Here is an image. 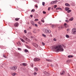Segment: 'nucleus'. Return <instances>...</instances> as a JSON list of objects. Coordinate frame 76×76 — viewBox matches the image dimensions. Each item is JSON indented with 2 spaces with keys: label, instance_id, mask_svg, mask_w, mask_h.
<instances>
[{
  "label": "nucleus",
  "instance_id": "nucleus-1",
  "mask_svg": "<svg viewBox=\"0 0 76 76\" xmlns=\"http://www.w3.org/2000/svg\"><path fill=\"white\" fill-rule=\"evenodd\" d=\"M54 49H56V51L59 52V51L63 52L64 51L63 48L61 45H58L56 46H55L53 48Z\"/></svg>",
  "mask_w": 76,
  "mask_h": 76
},
{
  "label": "nucleus",
  "instance_id": "nucleus-2",
  "mask_svg": "<svg viewBox=\"0 0 76 76\" xmlns=\"http://www.w3.org/2000/svg\"><path fill=\"white\" fill-rule=\"evenodd\" d=\"M43 30L45 34H50V33H51V31L50 30L47 28H46V29L44 28L43 29Z\"/></svg>",
  "mask_w": 76,
  "mask_h": 76
},
{
  "label": "nucleus",
  "instance_id": "nucleus-3",
  "mask_svg": "<svg viewBox=\"0 0 76 76\" xmlns=\"http://www.w3.org/2000/svg\"><path fill=\"white\" fill-rule=\"evenodd\" d=\"M72 34L75 35L76 34V29L75 28H73L72 30Z\"/></svg>",
  "mask_w": 76,
  "mask_h": 76
},
{
  "label": "nucleus",
  "instance_id": "nucleus-4",
  "mask_svg": "<svg viewBox=\"0 0 76 76\" xmlns=\"http://www.w3.org/2000/svg\"><path fill=\"white\" fill-rule=\"evenodd\" d=\"M10 69L13 70H16L17 69V67L16 66H12L10 67Z\"/></svg>",
  "mask_w": 76,
  "mask_h": 76
},
{
  "label": "nucleus",
  "instance_id": "nucleus-5",
  "mask_svg": "<svg viewBox=\"0 0 76 76\" xmlns=\"http://www.w3.org/2000/svg\"><path fill=\"white\" fill-rule=\"evenodd\" d=\"M57 2H58V1L57 0L52 1L50 3V4H56Z\"/></svg>",
  "mask_w": 76,
  "mask_h": 76
},
{
  "label": "nucleus",
  "instance_id": "nucleus-6",
  "mask_svg": "<svg viewBox=\"0 0 76 76\" xmlns=\"http://www.w3.org/2000/svg\"><path fill=\"white\" fill-rule=\"evenodd\" d=\"M34 61H39L40 60V59L38 58H35L33 59Z\"/></svg>",
  "mask_w": 76,
  "mask_h": 76
},
{
  "label": "nucleus",
  "instance_id": "nucleus-7",
  "mask_svg": "<svg viewBox=\"0 0 76 76\" xmlns=\"http://www.w3.org/2000/svg\"><path fill=\"white\" fill-rule=\"evenodd\" d=\"M33 45L34 47H36V48H37V47H38V45L35 43H33Z\"/></svg>",
  "mask_w": 76,
  "mask_h": 76
},
{
  "label": "nucleus",
  "instance_id": "nucleus-8",
  "mask_svg": "<svg viewBox=\"0 0 76 76\" xmlns=\"http://www.w3.org/2000/svg\"><path fill=\"white\" fill-rule=\"evenodd\" d=\"M30 23L33 26L34 25V24H35V22H34V21L32 20L30 21Z\"/></svg>",
  "mask_w": 76,
  "mask_h": 76
},
{
  "label": "nucleus",
  "instance_id": "nucleus-9",
  "mask_svg": "<svg viewBox=\"0 0 76 76\" xmlns=\"http://www.w3.org/2000/svg\"><path fill=\"white\" fill-rule=\"evenodd\" d=\"M25 39L26 41H28V40H29V39L27 38L26 37L24 36L23 37Z\"/></svg>",
  "mask_w": 76,
  "mask_h": 76
},
{
  "label": "nucleus",
  "instance_id": "nucleus-10",
  "mask_svg": "<svg viewBox=\"0 0 76 76\" xmlns=\"http://www.w3.org/2000/svg\"><path fill=\"white\" fill-rule=\"evenodd\" d=\"M18 25L19 24H18V23H16L14 24V26L15 27H18Z\"/></svg>",
  "mask_w": 76,
  "mask_h": 76
},
{
  "label": "nucleus",
  "instance_id": "nucleus-11",
  "mask_svg": "<svg viewBox=\"0 0 76 76\" xmlns=\"http://www.w3.org/2000/svg\"><path fill=\"white\" fill-rule=\"evenodd\" d=\"M65 5L66 6H68V7H70V6L69 4L67 3L65 4Z\"/></svg>",
  "mask_w": 76,
  "mask_h": 76
},
{
  "label": "nucleus",
  "instance_id": "nucleus-12",
  "mask_svg": "<svg viewBox=\"0 0 76 76\" xmlns=\"http://www.w3.org/2000/svg\"><path fill=\"white\" fill-rule=\"evenodd\" d=\"M69 9H70V8H69L68 7H66L65 8V10L66 11H68V10H69Z\"/></svg>",
  "mask_w": 76,
  "mask_h": 76
},
{
  "label": "nucleus",
  "instance_id": "nucleus-13",
  "mask_svg": "<svg viewBox=\"0 0 76 76\" xmlns=\"http://www.w3.org/2000/svg\"><path fill=\"white\" fill-rule=\"evenodd\" d=\"M43 73L45 75H48V73L46 71H44Z\"/></svg>",
  "mask_w": 76,
  "mask_h": 76
},
{
  "label": "nucleus",
  "instance_id": "nucleus-14",
  "mask_svg": "<svg viewBox=\"0 0 76 76\" xmlns=\"http://www.w3.org/2000/svg\"><path fill=\"white\" fill-rule=\"evenodd\" d=\"M20 40H21V41H22V42H25V40H23V39L22 38H20Z\"/></svg>",
  "mask_w": 76,
  "mask_h": 76
},
{
  "label": "nucleus",
  "instance_id": "nucleus-15",
  "mask_svg": "<svg viewBox=\"0 0 76 76\" xmlns=\"http://www.w3.org/2000/svg\"><path fill=\"white\" fill-rule=\"evenodd\" d=\"M65 72H64V71H62V72H61L60 73V75H64V74Z\"/></svg>",
  "mask_w": 76,
  "mask_h": 76
},
{
  "label": "nucleus",
  "instance_id": "nucleus-16",
  "mask_svg": "<svg viewBox=\"0 0 76 76\" xmlns=\"http://www.w3.org/2000/svg\"><path fill=\"white\" fill-rule=\"evenodd\" d=\"M52 28L53 29H54V28H55V25L54 24H52Z\"/></svg>",
  "mask_w": 76,
  "mask_h": 76
},
{
  "label": "nucleus",
  "instance_id": "nucleus-17",
  "mask_svg": "<svg viewBox=\"0 0 76 76\" xmlns=\"http://www.w3.org/2000/svg\"><path fill=\"white\" fill-rule=\"evenodd\" d=\"M73 18H70L69 20V21H72L73 20Z\"/></svg>",
  "mask_w": 76,
  "mask_h": 76
},
{
  "label": "nucleus",
  "instance_id": "nucleus-18",
  "mask_svg": "<svg viewBox=\"0 0 76 76\" xmlns=\"http://www.w3.org/2000/svg\"><path fill=\"white\" fill-rule=\"evenodd\" d=\"M73 56L72 55H69L68 56V58H72Z\"/></svg>",
  "mask_w": 76,
  "mask_h": 76
},
{
  "label": "nucleus",
  "instance_id": "nucleus-19",
  "mask_svg": "<svg viewBox=\"0 0 76 76\" xmlns=\"http://www.w3.org/2000/svg\"><path fill=\"white\" fill-rule=\"evenodd\" d=\"M25 53H28V50L26 49H25L24 50Z\"/></svg>",
  "mask_w": 76,
  "mask_h": 76
},
{
  "label": "nucleus",
  "instance_id": "nucleus-20",
  "mask_svg": "<svg viewBox=\"0 0 76 76\" xmlns=\"http://www.w3.org/2000/svg\"><path fill=\"white\" fill-rule=\"evenodd\" d=\"M20 19V18H16L15 19V20L16 21H18V20H19Z\"/></svg>",
  "mask_w": 76,
  "mask_h": 76
},
{
  "label": "nucleus",
  "instance_id": "nucleus-21",
  "mask_svg": "<svg viewBox=\"0 0 76 76\" xmlns=\"http://www.w3.org/2000/svg\"><path fill=\"white\" fill-rule=\"evenodd\" d=\"M30 66L31 67H34V65L33 64V63H31L30 64Z\"/></svg>",
  "mask_w": 76,
  "mask_h": 76
},
{
  "label": "nucleus",
  "instance_id": "nucleus-22",
  "mask_svg": "<svg viewBox=\"0 0 76 76\" xmlns=\"http://www.w3.org/2000/svg\"><path fill=\"white\" fill-rule=\"evenodd\" d=\"M35 12V9H33L31 10V12Z\"/></svg>",
  "mask_w": 76,
  "mask_h": 76
},
{
  "label": "nucleus",
  "instance_id": "nucleus-23",
  "mask_svg": "<svg viewBox=\"0 0 76 76\" xmlns=\"http://www.w3.org/2000/svg\"><path fill=\"white\" fill-rule=\"evenodd\" d=\"M72 12L71 10H69L67 11V13H70V12Z\"/></svg>",
  "mask_w": 76,
  "mask_h": 76
},
{
  "label": "nucleus",
  "instance_id": "nucleus-24",
  "mask_svg": "<svg viewBox=\"0 0 76 76\" xmlns=\"http://www.w3.org/2000/svg\"><path fill=\"white\" fill-rule=\"evenodd\" d=\"M26 47H27V48H28V49H30V48H31V47H29L28 45L26 46Z\"/></svg>",
  "mask_w": 76,
  "mask_h": 76
},
{
  "label": "nucleus",
  "instance_id": "nucleus-25",
  "mask_svg": "<svg viewBox=\"0 0 76 76\" xmlns=\"http://www.w3.org/2000/svg\"><path fill=\"white\" fill-rule=\"evenodd\" d=\"M66 37L67 38H69V36L68 35H66Z\"/></svg>",
  "mask_w": 76,
  "mask_h": 76
},
{
  "label": "nucleus",
  "instance_id": "nucleus-26",
  "mask_svg": "<svg viewBox=\"0 0 76 76\" xmlns=\"http://www.w3.org/2000/svg\"><path fill=\"white\" fill-rule=\"evenodd\" d=\"M18 50H19V51H22V49L18 48Z\"/></svg>",
  "mask_w": 76,
  "mask_h": 76
},
{
  "label": "nucleus",
  "instance_id": "nucleus-27",
  "mask_svg": "<svg viewBox=\"0 0 76 76\" xmlns=\"http://www.w3.org/2000/svg\"><path fill=\"white\" fill-rule=\"evenodd\" d=\"M34 69L35 70H36V71H38V68H34Z\"/></svg>",
  "mask_w": 76,
  "mask_h": 76
},
{
  "label": "nucleus",
  "instance_id": "nucleus-28",
  "mask_svg": "<svg viewBox=\"0 0 76 76\" xmlns=\"http://www.w3.org/2000/svg\"><path fill=\"white\" fill-rule=\"evenodd\" d=\"M42 35L43 37H44L45 38L46 36L44 34H42Z\"/></svg>",
  "mask_w": 76,
  "mask_h": 76
},
{
  "label": "nucleus",
  "instance_id": "nucleus-29",
  "mask_svg": "<svg viewBox=\"0 0 76 76\" xmlns=\"http://www.w3.org/2000/svg\"><path fill=\"white\" fill-rule=\"evenodd\" d=\"M54 6V9H56V7H57V5H55Z\"/></svg>",
  "mask_w": 76,
  "mask_h": 76
},
{
  "label": "nucleus",
  "instance_id": "nucleus-30",
  "mask_svg": "<svg viewBox=\"0 0 76 76\" xmlns=\"http://www.w3.org/2000/svg\"><path fill=\"white\" fill-rule=\"evenodd\" d=\"M48 36H50V37H53V36H52V34H50V35L48 34Z\"/></svg>",
  "mask_w": 76,
  "mask_h": 76
},
{
  "label": "nucleus",
  "instance_id": "nucleus-31",
  "mask_svg": "<svg viewBox=\"0 0 76 76\" xmlns=\"http://www.w3.org/2000/svg\"><path fill=\"white\" fill-rule=\"evenodd\" d=\"M22 65L23 66H26V64H25L23 63L22 64Z\"/></svg>",
  "mask_w": 76,
  "mask_h": 76
},
{
  "label": "nucleus",
  "instance_id": "nucleus-32",
  "mask_svg": "<svg viewBox=\"0 0 76 76\" xmlns=\"http://www.w3.org/2000/svg\"><path fill=\"white\" fill-rule=\"evenodd\" d=\"M42 4L43 6H44V5H45V2H42Z\"/></svg>",
  "mask_w": 76,
  "mask_h": 76
},
{
  "label": "nucleus",
  "instance_id": "nucleus-33",
  "mask_svg": "<svg viewBox=\"0 0 76 76\" xmlns=\"http://www.w3.org/2000/svg\"><path fill=\"white\" fill-rule=\"evenodd\" d=\"M42 45H43V46H44V45H45V43H44L43 42H42Z\"/></svg>",
  "mask_w": 76,
  "mask_h": 76
},
{
  "label": "nucleus",
  "instance_id": "nucleus-34",
  "mask_svg": "<svg viewBox=\"0 0 76 76\" xmlns=\"http://www.w3.org/2000/svg\"><path fill=\"white\" fill-rule=\"evenodd\" d=\"M12 75L13 76H14L15 75H16V73H14L12 74Z\"/></svg>",
  "mask_w": 76,
  "mask_h": 76
},
{
  "label": "nucleus",
  "instance_id": "nucleus-35",
  "mask_svg": "<svg viewBox=\"0 0 76 76\" xmlns=\"http://www.w3.org/2000/svg\"><path fill=\"white\" fill-rule=\"evenodd\" d=\"M51 9V7H49L48 9V10L49 11Z\"/></svg>",
  "mask_w": 76,
  "mask_h": 76
},
{
  "label": "nucleus",
  "instance_id": "nucleus-36",
  "mask_svg": "<svg viewBox=\"0 0 76 76\" xmlns=\"http://www.w3.org/2000/svg\"><path fill=\"white\" fill-rule=\"evenodd\" d=\"M65 22H67V23H69V20H66Z\"/></svg>",
  "mask_w": 76,
  "mask_h": 76
},
{
  "label": "nucleus",
  "instance_id": "nucleus-37",
  "mask_svg": "<svg viewBox=\"0 0 76 76\" xmlns=\"http://www.w3.org/2000/svg\"><path fill=\"white\" fill-rule=\"evenodd\" d=\"M64 26H67V23H64Z\"/></svg>",
  "mask_w": 76,
  "mask_h": 76
},
{
  "label": "nucleus",
  "instance_id": "nucleus-38",
  "mask_svg": "<svg viewBox=\"0 0 76 76\" xmlns=\"http://www.w3.org/2000/svg\"><path fill=\"white\" fill-rule=\"evenodd\" d=\"M69 30H70V29L68 28V29H67L66 31H67V32H68V31H69Z\"/></svg>",
  "mask_w": 76,
  "mask_h": 76
},
{
  "label": "nucleus",
  "instance_id": "nucleus-39",
  "mask_svg": "<svg viewBox=\"0 0 76 76\" xmlns=\"http://www.w3.org/2000/svg\"><path fill=\"white\" fill-rule=\"evenodd\" d=\"M53 40L54 41H57V39H56V38H54L53 39Z\"/></svg>",
  "mask_w": 76,
  "mask_h": 76
},
{
  "label": "nucleus",
  "instance_id": "nucleus-40",
  "mask_svg": "<svg viewBox=\"0 0 76 76\" xmlns=\"http://www.w3.org/2000/svg\"><path fill=\"white\" fill-rule=\"evenodd\" d=\"M43 14H45V13H46V12H45V11H43Z\"/></svg>",
  "mask_w": 76,
  "mask_h": 76
},
{
  "label": "nucleus",
  "instance_id": "nucleus-41",
  "mask_svg": "<svg viewBox=\"0 0 76 76\" xmlns=\"http://www.w3.org/2000/svg\"><path fill=\"white\" fill-rule=\"evenodd\" d=\"M24 32L25 33V34H26V30H24Z\"/></svg>",
  "mask_w": 76,
  "mask_h": 76
},
{
  "label": "nucleus",
  "instance_id": "nucleus-42",
  "mask_svg": "<svg viewBox=\"0 0 76 76\" xmlns=\"http://www.w3.org/2000/svg\"><path fill=\"white\" fill-rule=\"evenodd\" d=\"M37 74V72H34V75H36Z\"/></svg>",
  "mask_w": 76,
  "mask_h": 76
},
{
  "label": "nucleus",
  "instance_id": "nucleus-43",
  "mask_svg": "<svg viewBox=\"0 0 76 76\" xmlns=\"http://www.w3.org/2000/svg\"><path fill=\"white\" fill-rule=\"evenodd\" d=\"M35 7H36V8H38V6L37 5H35Z\"/></svg>",
  "mask_w": 76,
  "mask_h": 76
},
{
  "label": "nucleus",
  "instance_id": "nucleus-44",
  "mask_svg": "<svg viewBox=\"0 0 76 76\" xmlns=\"http://www.w3.org/2000/svg\"><path fill=\"white\" fill-rule=\"evenodd\" d=\"M58 10H61V8L60 7H58Z\"/></svg>",
  "mask_w": 76,
  "mask_h": 76
},
{
  "label": "nucleus",
  "instance_id": "nucleus-45",
  "mask_svg": "<svg viewBox=\"0 0 76 76\" xmlns=\"http://www.w3.org/2000/svg\"><path fill=\"white\" fill-rule=\"evenodd\" d=\"M38 19H36L35 20V21H38Z\"/></svg>",
  "mask_w": 76,
  "mask_h": 76
},
{
  "label": "nucleus",
  "instance_id": "nucleus-46",
  "mask_svg": "<svg viewBox=\"0 0 76 76\" xmlns=\"http://www.w3.org/2000/svg\"><path fill=\"white\" fill-rule=\"evenodd\" d=\"M38 23L39 24V25H41V23L40 22H38Z\"/></svg>",
  "mask_w": 76,
  "mask_h": 76
},
{
  "label": "nucleus",
  "instance_id": "nucleus-47",
  "mask_svg": "<svg viewBox=\"0 0 76 76\" xmlns=\"http://www.w3.org/2000/svg\"><path fill=\"white\" fill-rule=\"evenodd\" d=\"M41 21L42 22H43V23H44V20H41Z\"/></svg>",
  "mask_w": 76,
  "mask_h": 76
},
{
  "label": "nucleus",
  "instance_id": "nucleus-48",
  "mask_svg": "<svg viewBox=\"0 0 76 76\" xmlns=\"http://www.w3.org/2000/svg\"><path fill=\"white\" fill-rule=\"evenodd\" d=\"M35 26H36V27H37L38 26V25H37V24H35Z\"/></svg>",
  "mask_w": 76,
  "mask_h": 76
},
{
  "label": "nucleus",
  "instance_id": "nucleus-49",
  "mask_svg": "<svg viewBox=\"0 0 76 76\" xmlns=\"http://www.w3.org/2000/svg\"><path fill=\"white\" fill-rule=\"evenodd\" d=\"M59 28H63V27H62V26H60L59 27Z\"/></svg>",
  "mask_w": 76,
  "mask_h": 76
},
{
  "label": "nucleus",
  "instance_id": "nucleus-50",
  "mask_svg": "<svg viewBox=\"0 0 76 76\" xmlns=\"http://www.w3.org/2000/svg\"><path fill=\"white\" fill-rule=\"evenodd\" d=\"M46 61H50V59H46Z\"/></svg>",
  "mask_w": 76,
  "mask_h": 76
},
{
  "label": "nucleus",
  "instance_id": "nucleus-51",
  "mask_svg": "<svg viewBox=\"0 0 76 76\" xmlns=\"http://www.w3.org/2000/svg\"><path fill=\"white\" fill-rule=\"evenodd\" d=\"M3 57H4L5 58H6V56H5L4 55H3Z\"/></svg>",
  "mask_w": 76,
  "mask_h": 76
},
{
  "label": "nucleus",
  "instance_id": "nucleus-52",
  "mask_svg": "<svg viewBox=\"0 0 76 76\" xmlns=\"http://www.w3.org/2000/svg\"><path fill=\"white\" fill-rule=\"evenodd\" d=\"M30 16L31 18H32L33 17V15H31Z\"/></svg>",
  "mask_w": 76,
  "mask_h": 76
},
{
  "label": "nucleus",
  "instance_id": "nucleus-53",
  "mask_svg": "<svg viewBox=\"0 0 76 76\" xmlns=\"http://www.w3.org/2000/svg\"><path fill=\"white\" fill-rule=\"evenodd\" d=\"M29 34H30V35H32V33H31V32L29 33Z\"/></svg>",
  "mask_w": 76,
  "mask_h": 76
},
{
  "label": "nucleus",
  "instance_id": "nucleus-54",
  "mask_svg": "<svg viewBox=\"0 0 76 76\" xmlns=\"http://www.w3.org/2000/svg\"><path fill=\"white\" fill-rule=\"evenodd\" d=\"M31 38H34V37L32 36H31Z\"/></svg>",
  "mask_w": 76,
  "mask_h": 76
},
{
  "label": "nucleus",
  "instance_id": "nucleus-55",
  "mask_svg": "<svg viewBox=\"0 0 76 76\" xmlns=\"http://www.w3.org/2000/svg\"><path fill=\"white\" fill-rule=\"evenodd\" d=\"M58 10V7L56 8V10Z\"/></svg>",
  "mask_w": 76,
  "mask_h": 76
},
{
  "label": "nucleus",
  "instance_id": "nucleus-56",
  "mask_svg": "<svg viewBox=\"0 0 76 76\" xmlns=\"http://www.w3.org/2000/svg\"><path fill=\"white\" fill-rule=\"evenodd\" d=\"M29 29H31L32 28H31V27H29Z\"/></svg>",
  "mask_w": 76,
  "mask_h": 76
},
{
  "label": "nucleus",
  "instance_id": "nucleus-57",
  "mask_svg": "<svg viewBox=\"0 0 76 76\" xmlns=\"http://www.w3.org/2000/svg\"><path fill=\"white\" fill-rule=\"evenodd\" d=\"M63 47H64V48H66V46H63Z\"/></svg>",
  "mask_w": 76,
  "mask_h": 76
},
{
  "label": "nucleus",
  "instance_id": "nucleus-58",
  "mask_svg": "<svg viewBox=\"0 0 76 76\" xmlns=\"http://www.w3.org/2000/svg\"><path fill=\"white\" fill-rule=\"evenodd\" d=\"M2 67H3V65H2Z\"/></svg>",
  "mask_w": 76,
  "mask_h": 76
},
{
  "label": "nucleus",
  "instance_id": "nucleus-59",
  "mask_svg": "<svg viewBox=\"0 0 76 76\" xmlns=\"http://www.w3.org/2000/svg\"><path fill=\"white\" fill-rule=\"evenodd\" d=\"M59 22H61V21H59Z\"/></svg>",
  "mask_w": 76,
  "mask_h": 76
},
{
  "label": "nucleus",
  "instance_id": "nucleus-60",
  "mask_svg": "<svg viewBox=\"0 0 76 76\" xmlns=\"http://www.w3.org/2000/svg\"><path fill=\"white\" fill-rule=\"evenodd\" d=\"M52 9H53V8H52Z\"/></svg>",
  "mask_w": 76,
  "mask_h": 76
},
{
  "label": "nucleus",
  "instance_id": "nucleus-61",
  "mask_svg": "<svg viewBox=\"0 0 76 76\" xmlns=\"http://www.w3.org/2000/svg\"><path fill=\"white\" fill-rule=\"evenodd\" d=\"M33 32H34V31H33Z\"/></svg>",
  "mask_w": 76,
  "mask_h": 76
}]
</instances>
